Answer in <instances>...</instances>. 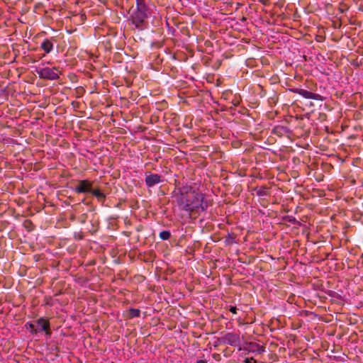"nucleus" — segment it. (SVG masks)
<instances>
[{
	"label": "nucleus",
	"instance_id": "obj_33",
	"mask_svg": "<svg viewBox=\"0 0 363 363\" xmlns=\"http://www.w3.org/2000/svg\"><path fill=\"white\" fill-rule=\"evenodd\" d=\"M72 77H73L74 79H76V78H77V76H76V75H73Z\"/></svg>",
	"mask_w": 363,
	"mask_h": 363
},
{
	"label": "nucleus",
	"instance_id": "obj_11",
	"mask_svg": "<svg viewBox=\"0 0 363 363\" xmlns=\"http://www.w3.org/2000/svg\"><path fill=\"white\" fill-rule=\"evenodd\" d=\"M90 194L94 196L97 201L101 203H104L106 201V195L101 191L99 188L93 187Z\"/></svg>",
	"mask_w": 363,
	"mask_h": 363
},
{
	"label": "nucleus",
	"instance_id": "obj_20",
	"mask_svg": "<svg viewBox=\"0 0 363 363\" xmlns=\"http://www.w3.org/2000/svg\"><path fill=\"white\" fill-rule=\"evenodd\" d=\"M171 237V233L169 230H163L160 233V238L162 240H167Z\"/></svg>",
	"mask_w": 363,
	"mask_h": 363
},
{
	"label": "nucleus",
	"instance_id": "obj_26",
	"mask_svg": "<svg viewBox=\"0 0 363 363\" xmlns=\"http://www.w3.org/2000/svg\"><path fill=\"white\" fill-rule=\"evenodd\" d=\"M75 219H76V216L74 214H71L69 216V220H70L74 221V220H75Z\"/></svg>",
	"mask_w": 363,
	"mask_h": 363
},
{
	"label": "nucleus",
	"instance_id": "obj_7",
	"mask_svg": "<svg viewBox=\"0 0 363 363\" xmlns=\"http://www.w3.org/2000/svg\"><path fill=\"white\" fill-rule=\"evenodd\" d=\"M290 90H291V91H292L294 93L298 94L303 96L306 99H314V100H317V101H323L324 100V97L322 96L321 95H320L318 94L313 93V92L309 91L306 89L296 88V89H292Z\"/></svg>",
	"mask_w": 363,
	"mask_h": 363
},
{
	"label": "nucleus",
	"instance_id": "obj_23",
	"mask_svg": "<svg viewBox=\"0 0 363 363\" xmlns=\"http://www.w3.org/2000/svg\"><path fill=\"white\" fill-rule=\"evenodd\" d=\"M213 358L216 360V361H220L221 360V356L220 354H218V353H214L212 355Z\"/></svg>",
	"mask_w": 363,
	"mask_h": 363
},
{
	"label": "nucleus",
	"instance_id": "obj_12",
	"mask_svg": "<svg viewBox=\"0 0 363 363\" xmlns=\"http://www.w3.org/2000/svg\"><path fill=\"white\" fill-rule=\"evenodd\" d=\"M177 194L180 196V197L189 196L190 194L192 193V187L191 186H184L181 188H179Z\"/></svg>",
	"mask_w": 363,
	"mask_h": 363
},
{
	"label": "nucleus",
	"instance_id": "obj_4",
	"mask_svg": "<svg viewBox=\"0 0 363 363\" xmlns=\"http://www.w3.org/2000/svg\"><path fill=\"white\" fill-rule=\"evenodd\" d=\"M73 190L77 194H90L93 189L94 182L89 179L76 180Z\"/></svg>",
	"mask_w": 363,
	"mask_h": 363
},
{
	"label": "nucleus",
	"instance_id": "obj_10",
	"mask_svg": "<svg viewBox=\"0 0 363 363\" xmlns=\"http://www.w3.org/2000/svg\"><path fill=\"white\" fill-rule=\"evenodd\" d=\"M53 42H56L54 38L45 39L40 45L41 49L43 50L45 53H50L53 49Z\"/></svg>",
	"mask_w": 363,
	"mask_h": 363
},
{
	"label": "nucleus",
	"instance_id": "obj_13",
	"mask_svg": "<svg viewBox=\"0 0 363 363\" xmlns=\"http://www.w3.org/2000/svg\"><path fill=\"white\" fill-rule=\"evenodd\" d=\"M287 130H288V129L286 127H284L282 125H277L273 128L272 133H274L275 135L281 137L284 133H286L287 132Z\"/></svg>",
	"mask_w": 363,
	"mask_h": 363
},
{
	"label": "nucleus",
	"instance_id": "obj_30",
	"mask_svg": "<svg viewBox=\"0 0 363 363\" xmlns=\"http://www.w3.org/2000/svg\"><path fill=\"white\" fill-rule=\"evenodd\" d=\"M211 44V43L209 40H207V41L205 42V45H209Z\"/></svg>",
	"mask_w": 363,
	"mask_h": 363
},
{
	"label": "nucleus",
	"instance_id": "obj_8",
	"mask_svg": "<svg viewBox=\"0 0 363 363\" xmlns=\"http://www.w3.org/2000/svg\"><path fill=\"white\" fill-rule=\"evenodd\" d=\"M222 342L231 346H238L240 343L239 334L228 333L221 338Z\"/></svg>",
	"mask_w": 363,
	"mask_h": 363
},
{
	"label": "nucleus",
	"instance_id": "obj_25",
	"mask_svg": "<svg viewBox=\"0 0 363 363\" xmlns=\"http://www.w3.org/2000/svg\"><path fill=\"white\" fill-rule=\"evenodd\" d=\"M289 222L291 223H296V219L294 217H292L291 218H289L288 220Z\"/></svg>",
	"mask_w": 363,
	"mask_h": 363
},
{
	"label": "nucleus",
	"instance_id": "obj_16",
	"mask_svg": "<svg viewBox=\"0 0 363 363\" xmlns=\"http://www.w3.org/2000/svg\"><path fill=\"white\" fill-rule=\"evenodd\" d=\"M208 206V201L205 199L204 195L202 194V198H200L199 201V213L204 211L207 209Z\"/></svg>",
	"mask_w": 363,
	"mask_h": 363
},
{
	"label": "nucleus",
	"instance_id": "obj_29",
	"mask_svg": "<svg viewBox=\"0 0 363 363\" xmlns=\"http://www.w3.org/2000/svg\"><path fill=\"white\" fill-rule=\"evenodd\" d=\"M116 208H121V202L118 203L116 205Z\"/></svg>",
	"mask_w": 363,
	"mask_h": 363
},
{
	"label": "nucleus",
	"instance_id": "obj_19",
	"mask_svg": "<svg viewBox=\"0 0 363 363\" xmlns=\"http://www.w3.org/2000/svg\"><path fill=\"white\" fill-rule=\"evenodd\" d=\"M26 326L30 330L32 334H37L38 333V330L36 328V325L33 322H28Z\"/></svg>",
	"mask_w": 363,
	"mask_h": 363
},
{
	"label": "nucleus",
	"instance_id": "obj_15",
	"mask_svg": "<svg viewBox=\"0 0 363 363\" xmlns=\"http://www.w3.org/2000/svg\"><path fill=\"white\" fill-rule=\"evenodd\" d=\"M91 228L89 229V233L91 235L96 233L99 229V221L98 220H91Z\"/></svg>",
	"mask_w": 363,
	"mask_h": 363
},
{
	"label": "nucleus",
	"instance_id": "obj_32",
	"mask_svg": "<svg viewBox=\"0 0 363 363\" xmlns=\"http://www.w3.org/2000/svg\"><path fill=\"white\" fill-rule=\"evenodd\" d=\"M233 240H234V238H231V241H230L229 243H233Z\"/></svg>",
	"mask_w": 363,
	"mask_h": 363
},
{
	"label": "nucleus",
	"instance_id": "obj_21",
	"mask_svg": "<svg viewBox=\"0 0 363 363\" xmlns=\"http://www.w3.org/2000/svg\"><path fill=\"white\" fill-rule=\"evenodd\" d=\"M87 218H88L87 214L82 213L78 217L77 220L79 223H81L82 224H84L86 222Z\"/></svg>",
	"mask_w": 363,
	"mask_h": 363
},
{
	"label": "nucleus",
	"instance_id": "obj_27",
	"mask_svg": "<svg viewBox=\"0 0 363 363\" xmlns=\"http://www.w3.org/2000/svg\"><path fill=\"white\" fill-rule=\"evenodd\" d=\"M196 363H207L206 360L200 359L198 360Z\"/></svg>",
	"mask_w": 363,
	"mask_h": 363
},
{
	"label": "nucleus",
	"instance_id": "obj_18",
	"mask_svg": "<svg viewBox=\"0 0 363 363\" xmlns=\"http://www.w3.org/2000/svg\"><path fill=\"white\" fill-rule=\"evenodd\" d=\"M177 26L178 28H179V26H181V27H180V31H181V33H182V34H184V35H187L188 37H190V32H189V29L188 28V27H187V26H184V25H183L182 23H177Z\"/></svg>",
	"mask_w": 363,
	"mask_h": 363
},
{
	"label": "nucleus",
	"instance_id": "obj_3",
	"mask_svg": "<svg viewBox=\"0 0 363 363\" xmlns=\"http://www.w3.org/2000/svg\"><path fill=\"white\" fill-rule=\"evenodd\" d=\"M39 77L48 80H57L60 78V74L62 73L59 67H44L36 70Z\"/></svg>",
	"mask_w": 363,
	"mask_h": 363
},
{
	"label": "nucleus",
	"instance_id": "obj_6",
	"mask_svg": "<svg viewBox=\"0 0 363 363\" xmlns=\"http://www.w3.org/2000/svg\"><path fill=\"white\" fill-rule=\"evenodd\" d=\"M163 177L158 174H152L150 172L145 173V182L147 187H152L155 185L163 182Z\"/></svg>",
	"mask_w": 363,
	"mask_h": 363
},
{
	"label": "nucleus",
	"instance_id": "obj_9",
	"mask_svg": "<svg viewBox=\"0 0 363 363\" xmlns=\"http://www.w3.org/2000/svg\"><path fill=\"white\" fill-rule=\"evenodd\" d=\"M246 350H247L249 352L260 354L265 351V347L257 342H252L247 345Z\"/></svg>",
	"mask_w": 363,
	"mask_h": 363
},
{
	"label": "nucleus",
	"instance_id": "obj_24",
	"mask_svg": "<svg viewBox=\"0 0 363 363\" xmlns=\"http://www.w3.org/2000/svg\"><path fill=\"white\" fill-rule=\"evenodd\" d=\"M229 311H230L232 313H233V314H236V313H237L238 308H236V306H230V308H229Z\"/></svg>",
	"mask_w": 363,
	"mask_h": 363
},
{
	"label": "nucleus",
	"instance_id": "obj_2",
	"mask_svg": "<svg viewBox=\"0 0 363 363\" xmlns=\"http://www.w3.org/2000/svg\"><path fill=\"white\" fill-rule=\"evenodd\" d=\"M200 198H202V194L193 191L189 196L180 197L178 203L183 211L194 215L199 213Z\"/></svg>",
	"mask_w": 363,
	"mask_h": 363
},
{
	"label": "nucleus",
	"instance_id": "obj_17",
	"mask_svg": "<svg viewBox=\"0 0 363 363\" xmlns=\"http://www.w3.org/2000/svg\"><path fill=\"white\" fill-rule=\"evenodd\" d=\"M140 315V311L138 308H130L128 311V318H133Z\"/></svg>",
	"mask_w": 363,
	"mask_h": 363
},
{
	"label": "nucleus",
	"instance_id": "obj_1",
	"mask_svg": "<svg viewBox=\"0 0 363 363\" xmlns=\"http://www.w3.org/2000/svg\"><path fill=\"white\" fill-rule=\"evenodd\" d=\"M135 1L136 7H131L129 10L128 21L134 29L142 31L149 28L151 11L146 4L145 0H135Z\"/></svg>",
	"mask_w": 363,
	"mask_h": 363
},
{
	"label": "nucleus",
	"instance_id": "obj_31",
	"mask_svg": "<svg viewBox=\"0 0 363 363\" xmlns=\"http://www.w3.org/2000/svg\"><path fill=\"white\" fill-rule=\"evenodd\" d=\"M82 202H83L84 203H86V205H88V204H89V203H88V202H86V201H85V199H84L82 200Z\"/></svg>",
	"mask_w": 363,
	"mask_h": 363
},
{
	"label": "nucleus",
	"instance_id": "obj_28",
	"mask_svg": "<svg viewBox=\"0 0 363 363\" xmlns=\"http://www.w3.org/2000/svg\"><path fill=\"white\" fill-rule=\"evenodd\" d=\"M271 99L275 101L278 99V96H277L276 94H274V97H272Z\"/></svg>",
	"mask_w": 363,
	"mask_h": 363
},
{
	"label": "nucleus",
	"instance_id": "obj_22",
	"mask_svg": "<svg viewBox=\"0 0 363 363\" xmlns=\"http://www.w3.org/2000/svg\"><path fill=\"white\" fill-rule=\"evenodd\" d=\"M84 235L82 232H77L74 233V238L77 240H83Z\"/></svg>",
	"mask_w": 363,
	"mask_h": 363
},
{
	"label": "nucleus",
	"instance_id": "obj_5",
	"mask_svg": "<svg viewBox=\"0 0 363 363\" xmlns=\"http://www.w3.org/2000/svg\"><path fill=\"white\" fill-rule=\"evenodd\" d=\"M38 326V333L45 332V335L50 336L52 331L50 329V323L48 318L41 317L35 322Z\"/></svg>",
	"mask_w": 363,
	"mask_h": 363
},
{
	"label": "nucleus",
	"instance_id": "obj_14",
	"mask_svg": "<svg viewBox=\"0 0 363 363\" xmlns=\"http://www.w3.org/2000/svg\"><path fill=\"white\" fill-rule=\"evenodd\" d=\"M269 188L267 186H262L259 188L255 189V191L258 196H264L269 194Z\"/></svg>",
	"mask_w": 363,
	"mask_h": 363
}]
</instances>
